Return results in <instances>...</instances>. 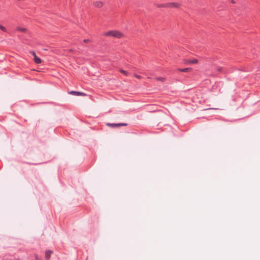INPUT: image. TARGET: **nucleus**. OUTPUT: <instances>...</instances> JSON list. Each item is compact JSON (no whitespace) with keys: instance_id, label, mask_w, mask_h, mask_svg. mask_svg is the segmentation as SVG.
<instances>
[{"instance_id":"10","label":"nucleus","mask_w":260,"mask_h":260,"mask_svg":"<svg viewBox=\"0 0 260 260\" xmlns=\"http://www.w3.org/2000/svg\"><path fill=\"white\" fill-rule=\"evenodd\" d=\"M17 30L20 31L25 32L27 31V29L25 28H21L20 27H18L17 28Z\"/></svg>"},{"instance_id":"17","label":"nucleus","mask_w":260,"mask_h":260,"mask_svg":"<svg viewBox=\"0 0 260 260\" xmlns=\"http://www.w3.org/2000/svg\"><path fill=\"white\" fill-rule=\"evenodd\" d=\"M222 68H221V67H218V68H217V71L218 72H222Z\"/></svg>"},{"instance_id":"3","label":"nucleus","mask_w":260,"mask_h":260,"mask_svg":"<svg viewBox=\"0 0 260 260\" xmlns=\"http://www.w3.org/2000/svg\"><path fill=\"white\" fill-rule=\"evenodd\" d=\"M69 93L72 95H75V96H80V95L84 96L86 95V94L83 92H80V91H71L69 92Z\"/></svg>"},{"instance_id":"13","label":"nucleus","mask_w":260,"mask_h":260,"mask_svg":"<svg viewBox=\"0 0 260 260\" xmlns=\"http://www.w3.org/2000/svg\"><path fill=\"white\" fill-rule=\"evenodd\" d=\"M156 79L157 80L160 81H164L165 80V78H162V77H157L156 78Z\"/></svg>"},{"instance_id":"14","label":"nucleus","mask_w":260,"mask_h":260,"mask_svg":"<svg viewBox=\"0 0 260 260\" xmlns=\"http://www.w3.org/2000/svg\"><path fill=\"white\" fill-rule=\"evenodd\" d=\"M115 124H116V123H108L107 124L108 125L111 126H112L113 127H116V125H115Z\"/></svg>"},{"instance_id":"11","label":"nucleus","mask_w":260,"mask_h":260,"mask_svg":"<svg viewBox=\"0 0 260 260\" xmlns=\"http://www.w3.org/2000/svg\"><path fill=\"white\" fill-rule=\"evenodd\" d=\"M116 127H119L120 126H126L127 125V124L126 123H116Z\"/></svg>"},{"instance_id":"16","label":"nucleus","mask_w":260,"mask_h":260,"mask_svg":"<svg viewBox=\"0 0 260 260\" xmlns=\"http://www.w3.org/2000/svg\"><path fill=\"white\" fill-rule=\"evenodd\" d=\"M84 43H87L90 42V40L89 39H85L83 40Z\"/></svg>"},{"instance_id":"4","label":"nucleus","mask_w":260,"mask_h":260,"mask_svg":"<svg viewBox=\"0 0 260 260\" xmlns=\"http://www.w3.org/2000/svg\"><path fill=\"white\" fill-rule=\"evenodd\" d=\"M93 5L96 8H100L103 7V3L101 1H95L93 2Z\"/></svg>"},{"instance_id":"18","label":"nucleus","mask_w":260,"mask_h":260,"mask_svg":"<svg viewBox=\"0 0 260 260\" xmlns=\"http://www.w3.org/2000/svg\"><path fill=\"white\" fill-rule=\"evenodd\" d=\"M32 55L35 57L36 55V53L34 51L31 52Z\"/></svg>"},{"instance_id":"5","label":"nucleus","mask_w":260,"mask_h":260,"mask_svg":"<svg viewBox=\"0 0 260 260\" xmlns=\"http://www.w3.org/2000/svg\"><path fill=\"white\" fill-rule=\"evenodd\" d=\"M53 251L50 250H48L45 251V258L46 260H48L51 256V254L52 253Z\"/></svg>"},{"instance_id":"1","label":"nucleus","mask_w":260,"mask_h":260,"mask_svg":"<svg viewBox=\"0 0 260 260\" xmlns=\"http://www.w3.org/2000/svg\"><path fill=\"white\" fill-rule=\"evenodd\" d=\"M106 36H112L116 38H120L123 36V34L117 30H110L104 34Z\"/></svg>"},{"instance_id":"8","label":"nucleus","mask_w":260,"mask_h":260,"mask_svg":"<svg viewBox=\"0 0 260 260\" xmlns=\"http://www.w3.org/2000/svg\"><path fill=\"white\" fill-rule=\"evenodd\" d=\"M191 69L189 68H186L184 69H178V71L182 72H187L191 71Z\"/></svg>"},{"instance_id":"15","label":"nucleus","mask_w":260,"mask_h":260,"mask_svg":"<svg viewBox=\"0 0 260 260\" xmlns=\"http://www.w3.org/2000/svg\"><path fill=\"white\" fill-rule=\"evenodd\" d=\"M120 72L125 75H127V72L126 71H124V70H120Z\"/></svg>"},{"instance_id":"6","label":"nucleus","mask_w":260,"mask_h":260,"mask_svg":"<svg viewBox=\"0 0 260 260\" xmlns=\"http://www.w3.org/2000/svg\"><path fill=\"white\" fill-rule=\"evenodd\" d=\"M198 60L197 59H188L186 60L185 61V63H190V64H195L198 63Z\"/></svg>"},{"instance_id":"9","label":"nucleus","mask_w":260,"mask_h":260,"mask_svg":"<svg viewBox=\"0 0 260 260\" xmlns=\"http://www.w3.org/2000/svg\"><path fill=\"white\" fill-rule=\"evenodd\" d=\"M157 7L158 8H168L167 3L163 4H158L156 5Z\"/></svg>"},{"instance_id":"2","label":"nucleus","mask_w":260,"mask_h":260,"mask_svg":"<svg viewBox=\"0 0 260 260\" xmlns=\"http://www.w3.org/2000/svg\"><path fill=\"white\" fill-rule=\"evenodd\" d=\"M168 8H179L180 4L178 3H167Z\"/></svg>"},{"instance_id":"7","label":"nucleus","mask_w":260,"mask_h":260,"mask_svg":"<svg viewBox=\"0 0 260 260\" xmlns=\"http://www.w3.org/2000/svg\"><path fill=\"white\" fill-rule=\"evenodd\" d=\"M34 61L36 63L39 64L41 63L42 60L39 57H37V55H35L34 57Z\"/></svg>"},{"instance_id":"19","label":"nucleus","mask_w":260,"mask_h":260,"mask_svg":"<svg viewBox=\"0 0 260 260\" xmlns=\"http://www.w3.org/2000/svg\"><path fill=\"white\" fill-rule=\"evenodd\" d=\"M231 2H232V3H235L233 0H232Z\"/></svg>"},{"instance_id":"12","label":"nucleus","mask_w":260,"mask_h":260,"mask_svg":"<svg viewBox=\"0 0 260 260\" xmlns=\"http://www.w3.org/2000/svg\"><path fill=\"white\" fill-rule=\"evenodd\" d=\"M0 29L2 30L3 31H6V28L3 26V25L0 24Z\"/></svg>"},{"instance_id":"20","label":"nucleus","mask_w":260,"mask_h":260,"mask_svg":"<svg viewBox=\"0 0 260 260\" xmlns=\"http://www.w3.org/2000/svg\"><path fill=\"white\" fill-rule=\"evenodd\" d=\"M137 78H139L140 76H136Z\"/></svg>"}]
</instances>
